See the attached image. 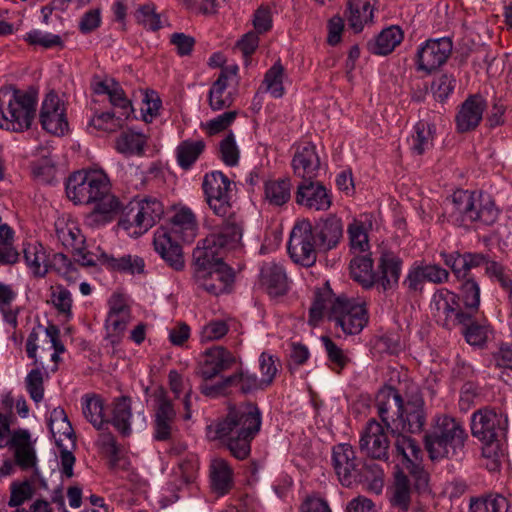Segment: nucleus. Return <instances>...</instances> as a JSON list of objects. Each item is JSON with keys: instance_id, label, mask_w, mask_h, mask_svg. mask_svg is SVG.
<instances>
[{"instance_id": "f257e3e1", "label": "nucleus", "mask_w": 512, "mask_h": 512, "mask_svg": "<svg viewBox=\"0 0 512 512\" xmlns=\"http://www.w3.org/2000/svg\"><path fill=\"white\" fill-rule=\"evenodd\" d=\"M404 385L403 394L393 387L379 391L376 398L378 415L387 429L398 425L400 431L419 433L426 423L424 400L417 385Z\"/></svg>"}, {"instance_id": "f03ea898", "label": "nucleus", "mask_w": 512, "mask_h": 512, "mask_svg": "<svg viewBox=\"0 0 512 512\" xmlns=\"http://www.w3.org/2000/svg\"><path fill=\"white\" fill-rule=\"evenodd\" d=\"M67 197L75 204H94L88 216L92 222L106 223L120 210L118 198L110 192V183L101 171H77L66 182Z\"/></svg>"}, {"instance_id": "7ed1b4c3", "label": "nucleus", "mask_w": 512, "mask_h": 512, "mask_svg": "<svg viewBox=\"0 0 512 512\" xmlns=\"http://www.w3.org/2000/svg\"><path fill=\"white\" fill-rule=\"evenodd\" d=\"M261 412L256 404L247 402L230 408L226 417L208 426L212 439L226 443L231 454L246 459L251 452V442L261 428Z\"/></svg>"}, {"instance_id": "20e7f679", "label": "nucleus", "mask_w": 512, "mask_h": 512, "mask_svg": "<svg viewBox=\"0 0 512 512\" xmlns=\"http://www.w3.org/2000/svg\"><path fill=\"white\" fill-rule=\"evenodd\" d=\"M197 221L189 208H181L170 220V227H159L154 233L155 251L174 270L184 268V258L179 240L191 243L197 235Z\"/></svg>"}, {"instance_id": "39448f33", "label": "nucleus", "mask_w": 512, "mask_h": 512, "mask_svg": "<svg viewBox=\"0 0 512 512\" xmlns=\"http://www.w3.org/2000/svg\"><path fill=\"white\" fill-rule=\"evenodd\" d=\"M500 211L488 194L476 191L457 190L445 205V215L452 224L469 228L473 224L490 226L494 224Z\"/></svg>"}, {"instance_id": "423d86ee", "label": "nucleus", "mask_w": 512, "mask_h": 512, "mask_svg": "<svg viewBox=\"0 0 512 512\" xmlns=\"http://www.w3.org/2000/svg\"><path fill=\"white\" fill-rule=\"evenodd\" d=\"M467 438L460 421L446 415L438 416L425 434V448L432 460L459 459L464 454Z\"/></svg>"}, {"instance_id": "0eeeda50", "label": "nucleus", "mask_w": 512, "mask_h": 512, "mask_svg": "<svg viewBox=\"0 0 512 512\" xmlns=\"http://www.w3.org/2000/svg\"><path fill=\"white\" fill-rule=\"evenodd\" d=\"M242 233L243 228L233 218L229 224H221L194 249L193 272L226 265L222 260V252L236 248Z\"/></svg>"}, {"instance_id": "6e6552de", "label": "nucleus", "mask_w": 512, "mask_h": 512, "mask_svg": "<svg viewBox=\"0 0 512 512\" xmlns=\"http://www.w3.org/2000/svg\"><path fill=\"white\" fill-rule=\"evenodd\" d=\"M37 93L6 87L0 94V128L13 132L29 129L36 115Z\"/></svg>"}, {"instance_id": "1a4fd4ad", "label": "nucleus", "mask_w": 512, "mask_h": 512, "mask_svg": "<svg viewBox=\"0 0 512 512\" xmlns=\"http://www.w3.org/2000/svg\"><path fill=\"white\" fill-rule=\"evenodd\" d=\"M233 187L234 183L221 171L206 174L202 183L206 202L215 215L223 218L222 224H229L233 218L243 228L242 218L232 208Z\"/></svg>"}, {"instance_id": "9d476101", "label": "nucleus", "mask_w": 512, "mask_h": 512, "mask_svg": "<svg viewBox=\"0 0 512 512\" xmlns=\"http://www.w3.org/2000/svg\"><path fill=\"white\" fill-rule=\"evenodd\" d=\"M164 214V206L155 197H145L133 203L119 221V226L131 236H140L153 227Z\"/></svg>"}, {"instance_id": "9b49d317", "label": "nucleus", "mask_w": 512, "mask_h": 512, "mask_svg": "<svg viewBox=\"0 0 512 512\" xmlns=\"http://www.w3.org/2000/svg\"><path fill=\"white\" fill-rule=\"evenodd\" d=\"M328 303V319L345 334H358L367 324L368 316L364 305L342 296L329 300Z\"/></svg>"}, {"instance_id": "f8f14e48", "label": "nucleus", "mask_w": 512, "mask_h": 512, "mask_svg": "<svg viewBox=\"0 0 512 512\" xmlns=\"http://www.w3.org/2000/svg\"><path fill=\"white\" fill-rule=\"evenodd\" d=\"M431 309L436 322L448 330L468 324L472 318L471 312L465 311L459 296L446 288L434 293Z\"/></svg>"}, {"instance_id": "ddd939ff", "label": "nucleus", "mask_w": 512, "mask_h": 512, "mask_svg": "<svg viewBox=\"0 0 512 512\" xmlns=\"http://www.w3.org/2000/svg\"><path fill=\"white\" fill-rule=\"evenodd\" d=\"M318 241L312 223L304 219L297 222L290 233L288 252L295 263L312 266L317 259Z\"/></svg>"}, {"instance_id": "4468645a", "label": "nucleus", "mask_w": 512, "mask_h": 512, "mask_svg": "<svg viewBox=\"0 0 512 512\" xmlns=\"http://www.w3.org/2000/svg\"><path fill=\"white\" fill-rule=\"evenodd\" d=\"M386 425H382L376 419H369L362 428L359 436L358 447L360 452L370 460L389 463L390 439Z\"/></svg>"}, {"instance_id": "2eb2a0df", "label": "nucleus", "mask_w": 512, "mask_h": 512, "mask_svg": "<svg viewBox=\"0 0 512 512\" xmlns=\"http://www.w3.org/2000/svg\"><path fill=\"white\" fill-rule=\"evenodd\" d=\"M507 415L491 409H480L473 413L471 432L480 441L506 439Z\"/></svg>"}, {"instance_id": "dca6fc26", "label": "nucleus", "mask_w": 512, "mask_h": 512, "mask_svg": "<svg viewBox=\"0 0 512 512\" xmlns=\"http://www.w3.org/2000/svg\"><path fill=\"white\" fill-rule=\"evenodd\" d=\"M452 41L447 38L430 39L416 53L417 70L432 73L446 63L452 52Z\"/></svg>"}, {"instance_id": "f3484780", "label": "nucleus", "mask_w": 512, "mask_h": 512, "mask_svg": "<svg viewBox=\"0 0 512 512\" xmlns=\"http://www.w3.org/2000/svg\"><path fill=\"white\" fill-rule=\"evenodd\" d=\"M295 201L311 211H327L332 205L331 192L315 179L302 180L297 186Z\"/></svg>"}, {"instance_id": "a211bd4d", "label": "nucleus", "mask_w": 512, "mask_h": 512, "mask_svg": "<svg viewBox=\"0 0 512 512\" xmlns=\"http://www.w3.org/2000/svg\"><path fill=\"white\" fill-rule=\"evenodd\" d=\"M360 461L354 447L349 443H340L332 448V465L343 486L350 487L355 484Z\"/></svg>"}, {"instance_id": "6ab92c4d", "label": "nucleus", "mask_w": 512, "mask_h": 512, "mask_svg": "<svg viewBox=\"0 0 512 512\" xmlns=\"http://www.w3.org/2000/svg\"><path fill=\"white\" fill-rule=\"evenodd\" d=\"M40 122L42 128L53 135H64L68 130L64 103L54 91L49 92L42 102Z\"/></svg>"}, {"instance_id": "aec40b11", "label": "nucleus", "mask_w": 512, "mask_h": 512, "mask_svg": "<svg viewBox=\"0 0 512 512\" xmlns=\"http://www.w3.org/2000/svg\"><path fill=\"white\" fill-rule=\"evenodd\" d=\"M402 259L395 252L381 249L375 270V284L382 290H394L402 272Z\"/></svg>"}, {"instance_id": "412c9836", "label": "nucleus", "mask_w": 512, "mask_h": 512, "mask_svg": "<svg viewBox=\"0 0 512 512\" xmlns=\"http://www.w3.org/2000/svg\"><path fill=\"white\" fill-rule=\"evenodd\" d=\"M234 281V273L227 265H220L215 268L193 272V282L212 295H219L227 292Z\"/></svg>"}, {"instance_id": "4be33fe9", "label": "nucleus", "mask_w": 512, "mask_h": 512, "mask_svg": "<svg viewBox=\"0 0 512 512\" xmlns=\"http://www.w3.org/2000/svg\"><path fill=\"white\" fill-rule=\"evenodd\" d=\"M291 165L295 176L302 180L316 179L321 171V161L316 146L310 142L298 145Z\"/></svg>"}, {"instance_id": "5701e85b", "label": "nucleus", "mask_w": 512, "mask_h": 512, "mask_svg": "<svg viewBox=\"0 0 512 512\" xmlns=\"http://www.w3.org/2000/svg\"><path fill=\"white\" fill-rule=\"evenodd\" d=\"M486 101L480 95H470L460 106L455 116L456 129L460 133L472 131L480 124Z\"/></svg>"}, {"instance_id": "b1692460", "label": "nucleus", "mask_w": 512, "mask_h": 512, "mask_svg": "<svg viewBox=\"0 0 512 512\" xmlns=\"http://www.w3.org/2000/svg\"><path fill=\"white\" fill-rule=\"evenodd\" d=\"M6 446L14 450L15 463L23 470L34 468L37 463L36 451L31 435L26 429L14 430Z\"/></svg>"}, {"instance_id": "393cba45", "label": "nucleus", "mask_w": 512, "mask_h": 512, "mask_svg": "<svg viewBox=\"0 0 512 512\" xmlns=\"http://www.w3.org/2000/svg\"><path fill=\"white\" fill-rule=\"evenodd\" d=\"M236 362L235 356L222 346H215L205 352L203 363L198 374L204 381H208L221 372L230 369Z\"/></svg>"}, {"instance_id": "a878e982", "label": "nucleus", "mask_w": 512, "mask_h": 512, "mask_svg": "<svg viewBox=\"0 0 512 512\" xmlns=\"http://www.w3.org/2000/svg\"><path fill=\"white\" fill-rule=\"evenodd\" d=\"M314 228L318 248L324 251L335 248L343 237L342 220L335 214L321 219Z\"/></svg>"}, {"instance_id": "bb28decb", "label": "nucleus", "mask_w": 512, "mask_h": 512, "mask_svg": "<svg viewBox=\"0 0 512 512\" xmlns=\"http://www.w3.org/2000/svg\"><path fill=\"white\" fill-rule=\"evenodd\" d=\"M237 70V66L222 69L217 80L212 84L209 90L208 100L213 110H222L232 105L233 97L231 93L227 91V87L228 81L236 76Z\"/></svg>"}, {"instance_id": "cd10ccee", "label": "nucleus", "mask_w": 512, "mask_h": 512, "mask_svg": "<svg viewBox=\"0 0 512 512\" xmlns=\"http://www.w3.org/2000/svg\"><path fill=\"white\" fill-rule=\"evenodd\" d=\"M388 430L394 438V450L397 456L402 457V463L405 467H410L412 463L420 460L422 451L414 439L400 431L398 425Z\"/></svg>"}, {"instance_id": "c85d7f7f", "label": "nucleus", "mask_w": 512, "mask_h": 512, "mask_svg": "<svg viewBox=\"0 0 512 512\" xmlns=\"http://www.w3.org/2000/svg\"><path fill=\"white\" fill-rule=\"evenodd\" d=\"M260 281L272 296H279L287 290V276L284 268L274 262L265 263L261 268Z\"/></svg>"}, {"instance_id": "c756f323", "label": "nucleus", "mask_w": 512, "mask_h": 512, "mask_svg": "<svg viewBox=\"0 0 512 512\" xmlns=\"http://www.w3.org/2000/svg\"><path fill=\"white\" fill-rule=\"evenodd\" d=\"M375 460L360 461V466L356 472L355 484L362 483L375 493H380L384 485V469L374 462Z\"/></svg>"}, {"instance_id": "7c9ffc66", "label": "nucleus", "mask_w": 512, "mask_h": 512, "mask_svg": "<svg viewBox=\"0 0 512 512\" xmlns=\"http://www.w3.org/2000/svg\"><path fill=\"white\" fill-rule=\"evenodd\" d=\"M131 399L121 396L113 400L111 407V418L107 419L123 436L130 435L131 429Z\"/></svg>"}, {"instance_id": "2f4dec72", "label": "nucleus", "mask_w": 512, "mask_h": 512, "mask_svg": "<svg viewBox=\"0 0 512 512\" xmlns=\"http://www.w3.org/2000/svg\"><path fill=\"white\" fill-rule=\"evenodd\" d=\"M211 486L219 495L227 494L233 486V471L228 462L216 458L210 464Z\"/></svg>"}, {"instance_id": "473e14b6", "label": "nucleus", "mask_w": 512, "mask_h": 512, "mask_svg": "<svg viewBox=\"0 0 512 512\" xmlns=\"http://www.w3.org/2000/svg\"><path fill=\"white\" fill-rule=\"evenodd\" d=\"M349 27L359 33L364 26L373 22V7L368 0H349L347 3Z\"/></svg>"}, {"instance_id": "72a5a7b5", "label": "nucleus", "mask_w": 512, "mask_h": 512, "mask_svg": "<svg viewBox=\"0 0 512 512\" xmlns=\"http://www.w3.org/2000/svg\"><path fill=\"white\" fill-rule=\"evenodd\" d=\"M403 40V31L399 26L392 25L383 29L374 41L368 43V50L376 55L391 53Z\"/></svg>"}, {"instance_id": "f704fd0d", "label": "nucleus", "mask_w": 512, "mask_h": 512, "mask_svg": "<svg viewBox=\"0 0 512 512\" xmlns=\"http://www.w3.org/2000/svg\"><path fill=\"white\" fill-rule=\"evenodd\" d=\"M349 269L351 278L364 289H370L375 285L373 260L369 255H360L352 258Z\"/></svg>"}, {"instance_id": "c9c22d12", "label": "nucleus", "mask_w": 512, "mask_h": 512, "mask_svg": "<svg viewBox=\"0 0 512 512\" xmlns=\"http://www.w3.org/2000/svg\"><path fill=\"white\" fill-rule=\"evenodd\" d=\"M291 180L289 178L271 179L264 183V200L272 206H282L291 198Z\"/></svg>"}, {"instance_id": "e433bc0d", "label": "nucleus", "mask_w": 512, "mask_h": 512, "mask_svg": "<svg viewBox=\"0 0 512 512\" xmlns=\"http://www.w3.org/2000/svg\"><path fill=\"white\" fill-rule=\"evenodd\" d=\"M82 414L97 430H101L108 420L104 417V402L97 394H85L81 398Z\"/></svg>"}, {"instance_id": "4c0bfd02", "label": "nucleus", "mask_w": 512, "mask_h": 512, "mask_svg": "<svg viewBox=\"0 0 512 512\" xmlns=\"http://www.w3.org/2000/svg\"><path fill=\"white\" fill-rule=\"evenodd\" d=\"M24 259L27 266L35 276L43 277L47 274L48 256L45 248L38 242L27 243L23 248Z\"/></svg>"}, {"instance_id": "58836bf2", "label": "nucleus", "mask_w": 512, "mask_h": 512, "mask_svg": "<svg viewBox=\"0 0 512 512\" xmlns=\"http://www.w3.org/2000/svg\"><path fill=\"white\" fill-rule=\"evenodd\" d=\"M411 501L410 479L402 472L395 473L394 486L391 491L390 504L399 511H407Z\"/></svg>"}, {"instance_id": "ea45409f", "label": "nucleus", "mask_w": 512, "mask_h": 512, "mask_svg": "<svg viewBox=\"0 0 512 512\" xmlns=\"http://www.w3.org/2000/svg\"><path fill=\"white\" fill-rule=\"evenodd\" d=\"M147 137L140 132L133 130L123 132L116 140L118 152L126 155H142Z\"/></svg>"}, {"instance_id": "a19ab883", "label": "nucleus", "mask_w": 512, "mask_h": 512, "mask_svg": "<svg viewBox=\"0 0 512 512\" xmlns=\"http://www.w3.org/2000/svg\"><path fill=\"white\" fill-rule=\"evenodd\" d=\"M203 140H185L181 142L176 149L177 162L179 166L188 170L196 162L205 149Z\"/></svg>"}, {"instance_id": "79ce46f5", "label": "nucleus", "mask_w": 512, "mask_h": 512, "mask_svg": "<svg viewBox=\"0 0 512 512\" xmlns=\"http://www.w3.org/2000/svg\"><path fill=\"white\" fill-rule=\"evenodd\" d=\"M409 142L412 152L416 155H422L426 150L432 147V127L425 122H418L414 126V133L411 135Z\"/></svg>"}, {"instance_id": "37998d69", "label": "nucleus", "mask_w": 512, "mask_h": 512, "mask_svg": "<svg viewBox=\"0 0 512 512\" xmlns=\"http://www.w3.org/2000/svg\"><path fill=\"white\" fill-rule=\"evenodd\" d=\"M321 342L325 348L331 369L336 373H340L351 362L348 353L328 336H322Z\"/></svg>"}, {"instance_id": "c03bdc74", "label": "nucleus", "mask_w": 512, "mask_h": 512, "mask_svg": "<svg viewBox=\"0 0 512 512\" xmlns=\"http://www.w3.org/2000/svg\"><path fill=\"white\" fill-rule=\"evenodd\" d=\"M104 262L113 270L121 272L142 273L144 271V260L139 256L124 255L119 258L103 255Z\"/></svg>"}, {"instance_id": "a18cd8bd", "label": "nucleus", "mask_w": 512, "mask_h": 512, "mask_svg": "<svg viewBox=\"0 0 512 512\" xmlns=\"http://www.w3.org/2000/svg\"><path fill=\"white\" fill-rule=\"evenodd\" d=\"M481 442L483 443L482 456L486 460V468L491 472L497 471L501 466V459L505 454V439Z\"/></svg>"}, {"instance_id": "49530a36", "label": "nucleus", "mask_w": 512, "mask_h": 512, "mask_svg": "<svg viewBox=\"0 0 512 512\" xmlns=\"http://www.w3.org/2000/svg\"><path fill=\"white\" fill-rule=\"evenodd\" d=\"M461 304L466 312H471L472 318L478 312L480 305V288L472 278L464 279L461 284Z\"/></svg>"}, {"instance_id": "de8ad7c7", "label": "nucleus", "mask_w": 512, "mask_h": 512, "mask_svg": "<svg viewBox=\"0 0 512 512\" xmlns=\"http://www.w3.org/2000/svg\"><path fill=\"white\" fill-rule=\"evenodd\" d=\"M284 67L276 62L265 74L263 86L274 98H281L284 95L283 87Z\"/></svg>"}, {"instance_id": "09e8293b", "label": "nucleus", "mask_w": 512, "mask_h": 512, "mask_svg": "<svg viewBox=\"0 0 512 512\" xmlns=\"http://www.w3.org/2000/svg\"><path fill=\"white\" fill-rule=\"evenodd\" d=\"M153 398L154 419L176 420V410L163 388H157L153 393Z\"/></svg>"}, {"instance_id": "8fccbe9b", "label": "nucleus", "mask_w": 512, "mask_h": 512, "mask_svg": "<svg viewBox=\"0 0 512 512\" xmlns=\"http://www.w3.org/2000/svg\"><path fill=\"white\" fill-rule=\"evenodd\" d=\"M126 119L127 118H124V116L120 114L116 116L110 112H102L94 115L90 120V125L96 130L112 133L121 129Z\"/></svg>"}, {"instance_id": "3c124183", "label": "nucleus", "mask_w": 512, "mask_h": 512, "mask_svg": "<svg viewBox=\"0 0 512 512\" xmlns=\"http://www.w3.org/2000/svg\"><path fill=\"white\" fill-rule=\"evenodd\" d=\"M351 249L364 252L369 248L367 229L363 222L354 219L347 229Z\"/></svg>"}, {"instance_id": "603ef678", "label": "nucleus", "mask_w": 512, "mask_h": 512, "mask_svg": "<svg viewBox=\"0 0 512 512\" xmlns=\"http://www.w3.org/2000/svg\"><path fill=\"white\" fill-rule=\"evenodd\" d=\"M229 378H233V387L238 386L243 394L266 388L265 385L262 384L261 379H258L255 374L249 373L248 371L240 370L230 375Z\"/></svg>"}, {"instance_id": "864d4df0", "label": "nucleus", "mask_w": 512, "mask_h": 512, "mask_svg": "<svg viewBox=\"0 0 512 512\" xmlns=\"http://www.w3.org/2000/svg\"><path fill=\"white\" fill-rule=\"evenodd\" d=\"M34 495V488L28 480L22 482L14 481L10 485V507H19L25 501L31 499Z\"/></svg>"}, {"instance_id": "5fc2aeb1", "label": "nucleus", "mask_w": 512, "mask_h": 512, "mask_svg": "<svg viewBox=\"0 0 512 512\" xmlns=\"http://www.w3.org/2000/svg\"><path fill=\"white\" fill-rule=\"evenodd\" d=\"M474 318L470 319L468 324H460L462 327V333L468 344L472 346H483L488 337L487 327L475 323Z\"/></svg>"}, {"instance_id": "6e6d98bb", "label": "nucleus", "mask_w": 512, "mask_h": 512, "mask_svg": "<svg viewBox=\"0 0 512 512\" xmlns=\"http://www.w3.org/2000/svg\"><path fill=\"white\" fill-rule=\"evenodd\" d=\"M24 40L30 45H39L43 48H52L62 46L63 42L60 36L51 33L42 32L40 30H32L24 36Z\"/></svg>"}, {"instance_id": "4d7b16f0", "label": "nucleus", "mask_w": 512, "mask_h": 512, "mask_svg": "<svg viewBox=\"0 0 512 512\" xmlns=\"http://www.w3.org/2000/svg\"><path fill=\"white\" fill-rule=\"evenodd\" d=\"M26 389L33 401L39 403L44 397L43 373L40 369H32L26 379Z\"/></svg>"}, {"instance_id": "13d9d810", "label": "nucleus", "mask_w": 512, "mask_h": 512, "mask_svg": "<svg viewBox=\"0 0 512 512\" xmlns=\"http://www.w3.org/2000/svg\"><path fill=\"white\" fill-rule=\"evenodd\" d=\"M222 161L228 166H235L239 160V150L234 135L229 133L219 144Z\"/></svg>"}, {"instance_id": "bf43d9fd", "label": "nucleus", "mask_w": 512, "mask_h": 512, "mask_svg": "<svg viewBox=\"0 0 512 512\" xmlns=\"http://www.w3.org/2000/svg\"><path fill=\"white\" fill-rule=\"evenodd\" d=\"M108 96L110 103L121 110L119 114L124 116V118H128L133 112L132 104L117 82L111 87Z\"/></svg>"}, {"instance_id": "052dcab7", "label": "nucleus", "mask_w": 512, "mask_h": 512, "mask_svg": "<svg viewBox=\"0 0 512 512\" xmlns=\"http://www.w3.org/2000/svg\"><path fill=\"white\" fill-rule=\"evenodd\" d=\"M455 86V79L452 75L442 74L436 78L431 85L434 98L443 102L452 93Z\"/></svg>"}, {"instance_id": "680f3d73", "label": "nucleus", "mask_w": 512, "mask_h": 512, "mask_svg": "<svg viewBox=\"0 0 512 512\" xmlns=\"http://www.w3.org/2000/svg\"><path fill=\"white\" fill-rule=\"evenodd\" d=\"M176 420L154 419L153 420V437L157 441H171L174 438L177 428Z\"/></svg>"}, {"instance_id": "e2e57ef3", "label": "nucleus", "mask_w": 512, "mask_h": 512, "mask_svg": "<svg viewBox=\"0 0 512 512\" xmlns=\"http://www.w3.org/2000/svg\"><path fill=\"white\" fill-rule=\"evenodd\" d=\"M138 21L150 30H158L161 28V20L159 14L155 11L153 4H146L139 8L137 12Z\"/></svg>"}, {"instance_id": "0e129e2a", "label": "nucleus", "mask_w": 512, "mask_h": 512, "mask_svg": "<svg viewBox=\"0 0 512 512\" xmlns=\"http://www.w3.org/2000/svg\"><path fill=\"white\" fill-rule=\"evenodd\" d=\"M51 302L59 313L66 316L71 315L72 297L67 289L61 286L56 287L52 292Z\"/></svg>"}, {"instance_id": "69168bd1", "label": "nucleus", "mask_w": 512, "mask_h": 512, "mask_svg": "<svg viewBox=\"0 0 512 512\" xmlns=\"http://www.w3.org/2000/svg\"><path fill=\"white\" fill-rule=\"evenodd\" d=\"M495 359L497 366L503 369L501 377L504 381L512 380V345H502Z\"/></svg>"}, {"instance_id": "338daca9", "label": "nucleus", "mask_w": 512, "mask_h": 512, "mask_svg": "<svg viewBox=\"0 0 512 512\" xmlns=\"http://www.w3.org/2000/svg\"><path fill=\"white\" fill-rule=\"evenodd\" d=\"M259 366L261 371V381L265 387H268L274 380L278 372L277 365L272 355L262 353L259 358Z\"/></svg>"}, {"instance_id": "774afa93", "label": "nucleus", "mask_w": 512, "mask_h": 512, "mask_svg": "<svg viewBox=\"0 0 512 512\" xmlns=\"http://www.w3.org/2000/svg\"><path fill=\"white\" fill-rule=\"evenodd\" d=\"M427 281L422 265H413L404 280V285L407 286L409 291L418 292L422 291L424 283Z\"/></svg>"}]
</instances>
